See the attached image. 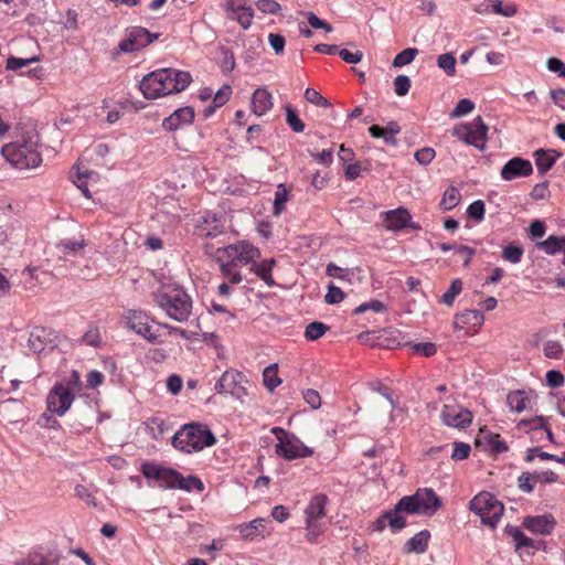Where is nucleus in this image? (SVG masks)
I'll return each mask as SVG.
<instances>
[{
	"label": "nucleus",
	"mask_w": 565,
	"mask_h": 565,
	"mask_svg": "<svg viewBox=\"0 0 565 565\" xmlns=\"http://www.w3.org/2000/svg\"><path fill=\"white\" fill-rule=\"evenodd\" d=\"M20 134L15 140L1 148L3 158L14 168L25 170L38 168L42 163L39 151L40 136L34 127H17Z\"/></svg>",
	"instance_id": "obj_1"
},
{
	"label": "nucleus",
	"mask_w": 565,
	"mask_h": 565,
	"mask_svg": "<svg viewBox=\"0 0 565 565\" xmlns=\"http://www.w3.org/2000/svg\"><path fill=\"white\" fill-rule=\"evenodd\" d=\"M192 82L189 72L175 68H161L147 74L139 88L147 99H156L166 95L184 90Z\"/></svg>",
	"instance_id": "obj_2"
},
{
	"label": "nucleus",
	"mask_w": 565,
	"mask_h": 565,
	"mask_svg": "<svg viewBox=\"0 0 565 565\" xmlns=\"http://www.w3.org/2000/svg\"><path fill=\"white\" fill-rule=\"evenodd\" d=\"M259 256V249L246 241H239L226 247H218L213 254L214 259L220 265L222 275L231 284L242 281V275L236 267L254 263Z\"/></svg>",
	"instance_id": "obj_3"
},
{
	"label": "nucleus",
	"mask_w": 565,
	"mask_h": 565,
	"mask_svg": "<svg viewBox=\"0 0 565 565\" xmlns=\"http://www.w3.org/2000/svg\"><path fill=\"white\" fill-rule=\"evenodd\" d=\"M140 471L142 476L149 480V486H157L163 490L180 489L190 492L192 489L203 491V482L194 477H183L179 471L163 467L153 461H145L141 463Z\"/></svg>",
	"instance_id": "obj_4"
},
{
	"label": "nucleus",
	"mask_w": 565,
	"mask_h": 565,
	"mask_svg": "<svg viewBox=\"0 0 565 565\" xmlns=\"http://www.w3.org/2000/svg\"><path fill=\"white\" fill-rule=\"evenodd\" d=\"M215 443L216 438L213 433L206 425L199 423L183 425L172 438L173 447L185 454L201 451Z\"/></svg>",
	"instance_id": "obj_5"
},
{
	"label": "nucleus",
	"mask_w": 565,
	"mask_h": 565,
	"mask_svg": "<svg viewBox=\"0 0 565 565\" xmlns=\"http://www.w3.org/2000/svg\"><path fill=\"white\" fill-rule=\"evenodd\" d=\"M156 298L159 307L173 320L184 322L189 319L192 311V299L180 286L164 285Z\"/></svg>",
	"instance_id": "obj_6"
},
{
	"label": "nucleus",
	"mask_w": 565,
	"mask_h": 565,
	"mask_svg": "<svg viewBox=\"0 0 565 565\" xmlns=\"http://www.w3.org/2000/svg\"><path fill=\"white\" fill-rule=\"evenodd\" d=\"M443 507L440 497L431 488H419L412 495H405L397 502L402 513L431 516Z\"/></svg>",
	"instance_id": "obj_7"
},
{
	"label": "nucleus",
	"mask_w": 565,
	"mask_h": 565,
	"mask_svg": "<svg viewBox=\"0 0 565 565\" xmlns=\"http://www.w3.org/2000/svg\"><path fill=\"white\" fill-rule=\"evenodd\" d=\"M126 324L129 329L134 330L136 333L140 334L149 342L157 343L159 342L160 334L158 331L160 328H166L170 333L178 332L183 338H186V332L180 328H174L169 324H158L156 328L151 324L150 318L142 311L138 310H129L126 316Z\"/></svg>",
	"instance_id": "obj_8"
},
{
	"label": "nucleus",
	"mask_w": 565,
	"mask_h": 565,
	"mask_svg": "<svg viewBox=\"0 0 565 565\" xmlns=\"http://www.w3.org/2000/svg\"><path fill=\"white\" fill-rule=\"evenodd\" d=\"M469 508L480 516L482 524L491 529L497 526L504 512L503 504L492 493L486 491L478 493L470 501Z\"/></svg>",
	"instance_id": "obj_9"
},
{
	"label": "nucleus",
	"mask_w": 565,
	"mask_h": 565,
	"mask_svg": "<svg viewBox=\"0 0 565 565\" xmlns=\"http://www.w3.org/2000/svg\"><path fill=\"white\" fill-rule=\"evenodd\" d=\"M271 433L276 436V454L287 460L310 457L313 450L307 447L295 434L287 433L284 428L274 427Z\"/></svg>",
	"instance_id": "obj_10"
},
{
	"label": "nucleus",
	"mask_w": 565,
	"mask_h": 565,
	"mask_svg": "<svg viewBox=\"0 0 565 565\" xmlns=\"http://www.w3.org/2000/svg\"><path fill=\"white\" fill-rule=\"evenodd\" d=\"M327 503L328 497L323 493H319L311 498L305 510L307 530L306 537L311 543L316 542L318 536L322 533V527L318 521L326 516Z\"/></svg>",
	"instance_id": "obj_11"
},
{
	"label": "nucleus",
	"mask_w": 565,
	"mask_h": 565,
	"mask_svg": "<svg viewBox=\"0 0 565 565\" xmlns=\"http://www.w3.org/2000/svg\"><path fill=\"white\" fill-rule=\"evenodd\" d=\"M488 127L483 119L479 116L468 125L454 129V135L466 141L468 145L475 146L480 151L486 149Z\"/></svg>",
	"instance_id": "obj_12"
},
{
	"label": "nucleus",
	"mask_w": 565,
	"mask_h": 565,
	"mask_svg": "<svg viewBox=\"0 0 565 565\" xmlns=\"http://www.w3.org/2000/svg\"><path fill=\"white\" fill-rule=\"evenodd\" d=\"M159 34H152L146 28L134 26L127 30L126 39L118 44V50L124 53H131L146 47L157 40Z\"/></svg>",
	"instance_id": "obj_13"
},
{
	"label": "nucleus",
	"mask_w": 565,
	"mask_h": 565,
	"mask_svg": "<svg viewBox=\"0 0 565 565\" xmlns=\"http://www.w3.org/2000/svg\"><path fill=\"white\" fill-rule=\"evenodd\" d=\"M74 396L63 383H56L46 398V407L50 413L63 416L71 407Z\"/></svg>",
	"instance_id": "obj_14"
},
{
	"label": "nucleus",
	"mask_w": 565,
	"mask_h": 565,
	"mask_svg": "<svg viewBox=\"0 0 565 565\" xmlns=\"http://www.w3.org/2000/svg\"><path fill=\"white\" fill-rule=\"evenodd\" d=\"M440 418L443 423L449 427L454 428H467L472 423V413L457 404H445Z\"/></svg>",
	"instance_id": "obj_15"
},
{
	"label": "nucleus",
	"mask_w": 565,
	"mask_h": 565,
	"mask_svg": "<svg viewBox=\"0 0 565 565\" xmlns=\"http://www.w3.org/2000/svg\"><path fill=\"white\" fill-rule=\"evenodd\" d=\"M245 381L244 375L235 370L225 371L217 383L215 384V390L220 394H232L235 396H241V392H244V386L242 383Z\"/></svg>",
	"instance_id": "obj_16"
},
{
	"label": "nucleus",
	"mask_w": 565,
	"mask_h": 565,
	"mask_svg": "<svg viewBox=\"0 0 565 565\" xmlns=\"http://www.w3.org/2000/svg\"><path fill=\"white\" fill-rule=\"evenodd\" d=\"M55 332L50 328L35 327L29 337V348L35 353H42L47 347L53 348L55 345Z\"/></svg>",
	"instance_id": "obj_17"
},
{
	"label": "nucleus",
	"mask_w": 565,
	"mask_h": 565,
	"mask_svg": "<svg viewBox=\"0 0 565 565\" xmlns=\"http://www.w3.org/2000/svg\"><path fill=\"white\" fill-rule=\"evenodd\" d=\"M533 173L532 163L523 158L514 157L510 159L501 169V178L505 181H512L518 178H525Z\"/></svg>",
	"instance_id": "obj_18"
},
{
	"label": "nucleus",
	"mask_w": 565,
	"mask_h": 565,
	"mask_svg": "<svg viewBox=\"0 0 565 565\" xmlns=\"http://www.w3.org/2000/svg\"><path fill=\"white\" fill-rule=\"evenodd\" d=\"M401 510H397V503L394 509L385 511L381 514L370 526L373 532H382L386 525L391 527L393 532L401 531L406 526V520L401 515Z\"/></svg>",
	"instance_id": "obj_19"
},
{
	"label": "nucleus",
	"mask_w": 565,
	"mask_h": 565,
	"mask_svg": "<svg viewBox=\"0 0 565 565\" xmlns=\"http://www.w3.org/2000/svg\"><path fill=\"white\" fill-rule=\"evenodd\" d=\"M411 214L404 207L387 211L384 213V226L388 231H399L406 226L418 228V226L411 224Z\"/></svg>",
	"instance_id": "obj_20"
},
{
	"label": "nucleus",
	"mask_w": 565,
	"mask_h": 565,
	"mask_svg": "<svg viewBox=\"0 0 565 565\" xmlns=\"http://www.w3.org/2000/svg\"><path fill=\"white\" fill-rule=\"evenodd\" d=\"M194 119V109L192 107H182L174 110L162 121V128L167 131H174L184 125L192 124Z\"/></svg>",
	"instance_id": "obj_21"
},
{
	"label": "nucleus",
	"mask_w": 565,
	"mask_h": 565,
	"mask_svg": "<svg viewBox=\"0 0 565 565\" xmlns=\"http://www.w3.org/2000/svg\"><path fill=\"white\" fill-rule=\"evenodd\" d=\"M523 525L533 533L548 535L555 529L556 521L552 514H543L525 518Z\"/></svg>",
	"instance_id": "obj_22"
},
{
	"label": "nucleus",
	"mask_w": 565,
	"mask_h": 565,
	"mask_svg": "<svg viewBox=\"0 0 565 565\" xmlns=\"http://www.w3.org/2000/svg\"><path fill=\"white\" fill-rule=\"evenodd\" d=\"M535 166L540 175H544L555 164L556 160L562 157V152L555 149H539L533 153Z\"/></svg>",
	"instance_id": "obj_23"
},
{
	"label": "nucleus",
	"mask_w": 565,
	"mask_h": 565,
	"mask_svg": "<svg viewBox=\"0 0 565 565\" xmlns=\"http://www.w3.org/2000/svg\"><path fill=\"white\" fill-rule=\"evenodd\" d=\"M401 131L397 122L391 121L383 128L379 125H373L369 128V132L373 138H383L384 142L388 146H397L396 135Z\"/></svg>",
	"instance_id": "obj_24"
},
{
	"label": "nucleus",
	"mask_w": 565,
	"mask_h": 565,
	"mask_svg": "<svg viewBox=\"0 0 565 565\" xmlns=\"http://www.w3.org/2000/svg\"><path fill=\"white\" fill-rule=\"evenodd\" d=\"M271 94L266 88H257L252 97V110L262 116L273 108Z\"/></svg>",
	"instance_id": "obj_25"
},
{
	"label": "nucleus",
	"mask_w": 565,
	"mask_h": 565,
	"mask_svg": "<svg viewBox=\"0 0 565 565\" xmlns=\"http://www.w3.org/2000/svg\"><path fill=\"white\" fill-rule=\"evenodd\" d=\"M534 397L524 391L510 392L507 396V402L511 411L521 413L525 409H531L533 406Z\"/></svg>",
	"instance_id": "obj_26"
},
{
	"label": "nucleus",
	"mask_w": 565,
	"mask_h": 565,
	"mask_svg": "<svg viewBox=\"0 0 565 565\" xmlns=\"http://www.w3.org/2000/svg\"><path fill=\"white\" fill-rule=\"evenodd\" d=\"M62 556L55 552L29 555L17 565H61Z\"/></svg>",
	"instance_id": "obj_27"
},
{
	"label": "nucleus",
	"mask_w": 565,
	"mask_h": 565,
	"mask_svg": "<svg viewBox=\"0 0 565 565\" xmlns=\"http://www.w3.org/2000/svg\"><path fill=\"white\" fill-rule=\"evenodd\" d=\"M430 539V533L427 530H422L420 532L416 533L413 537H411L406 545V552L407 553H417L423 554L426 552L428 547V541Z\"/></svg>",
	"instance_id": "obj_28"
},
{
	"label": "nucleus",
	"mask_w": 565,
	"mask_h": 565,
	"mask_svg": "<svg viewBox=\"0 0 565 565\" xmlns=\"http://www.w3.org/2000/svg\"><path fill=\"white\" fill-rule=\"evenodd\" d=\"M275 265V259H265L258 264L253 263L252 270L258 276L267 286H274L275 280L271 276V270Z\"/></svg>",
	"instance_id": "obj_29"
},
{
	"label": "nucleus",
	"mask_w": 565,
	"mask_h": 565,
	"mask_svg": "<svg viewBox=\"0 0 565 565\" xmlns=\"http://www.w3.org/2000/svg\"><path fill=\"white\" fill-rule=\"evenodd\" d=\"M268 522L267 519L257 518L248 523L238 525V532L243 539L253 540L257 532L265 529V524Z\"/></svg>",
	"instance_id": "obj_30"
},
{
	"label": "nucleus",
	"mask_w": 565,
	"mask_h": 565,
	"mask_svg": "<svg viewBox=\"0 0 565 565\" xmlns=\"http://www.w3.org/2000/svg\"><path fill=\"white\" fill-rule=\"evenodd\" d=\"M483 322V315L478 310H466L456 317L454 322L455 328H461L462 324L470 323L472 326H480Z\"/></svg>",
	"instance_id": "obj_31"
},
{
	"label": "nucleus",
	"mask_w": 565,
	"mask_h": 565,
	"mask_svg": "<svg viewBox=\"0 0 565 565\" xmlns=\"http://www.w3.org/2000/svg\"><path fill=\"white\" fill-rule=\"evenodd\" d=\"M460 199L459 190L455 186H450L445 191L439 205L443 210L449 211L459 204Z\"/></svg>",
	"instance_id": "obj_32"
},
{
	"label": "nucleus",
	"mask_w": 565,
	"mask_h": 565,
	"mask_svg": "<svg viewBox=\"0 0 565 565\" xmlns=\"http://www.w3.org/2000/svg\"><path fill=\"white\" fill-rule=\"evenodd\" d=\"M329 326L320 321H313L306 327L305 337L309 341L320 339L328 330Z\"/></svg>",
	"instance_id": "obj_33"
},
{
	"label": "nucleus",
	"mask_w": 565,
	"mask_h": 565,
	"mask_svg": "<svg viewBox=\"0 0 565 565\" xmlns=\"http://www.w3.org/2000/svg\"><path fill=\"white\" fill-rule=\"evenodd\" d=\"M481 433L483 434V438L487 440L492 452L501 454L509 449L508 445L500 438L499 434L484 433L483 430H481Z\"/></svg>",
	"instance_id": "obj_34"
},
{
	"label": "nucleus",
	"mask_w": 565,
	"mask_h": 565,
	"mask_svg": "<svg viewBox=\"0 0 565 565\" xmlns=\"http://www.w3.org/2000/svg\"><path fill=\"white\" fill-rule=\"evenodd\" d=\"M264 385L269 390L274 391L280 383L281 380L277 375V365L273 364L265 367L263 372Z\"/></svg>",
	"instance_id": "obj_35"
},
{
	"label": "nucleus",
	"mask_w": 565,
	"mask_h": 565,
	"mask_svg": "<svg viewBox=\"0 0 565 565\" xmlns=\"http://www.w3.org/2000/svg\"><path fill=\"white\" fill-rule=\"evenodd\" d=\"M418 50L416 47H407L399 52L393 60L394 67H403L411 64L417 56Z\"/></svg>",
	"instance_id": "obj_36"
},
{
	"label": "nucleus",
	"mask_w": 565,
	"mask_h": 565,
	"mask_svg": "<svg viewBox=\"0 0 565 565\" xmlns=\"http://www.w3.org/2000/svg\"><path fill=\"white\" fill-rule=\"evenodd\" d=\"M437 65L449 76L456 74V58L452 53H444L437 57Z\"/></svg>",
	"instance_id": "obj_37"
},
{
	"label": "nucleus",
	"mask_w": 565,
	"mask_h": 565,
	"mask_svg": "<svg viewBox=\"0 0 565 565\" xmlns=\"http://www.w3.org/2000/svg\"><path fill=\"white\" fill-rule=\"evenodd\" d=\"M239 8L238 13L236 15H230V19L236 20L244 30H247L253 23L254 10L246 6Z\"/></svg>",
	"instance_id": "obj_38"
},
{
	"label": "nucleus",
	"mask_w": 565,
	"mask_h": 565,
	"mask_svg": "<svg viewBox=\"0 0 565 565\" xmlns=\"http://www.w3.org/2000/svg\"><path fill=\"white\" fill-rule=\"evenodd\" d=\"M524 250L522 247L509 244L503 247L502 258L511 264H518L521 262Z\"/></svg>",
	"instance_id": "obj_39"
},
{
	"label": "nucleus",
	"mask_w": 565,
	"mask_h": 565,
	"mask_svg": "<svg viewBox=\"0 0 565 565\" xmlns=\"http://www.w3.org/2000/svg\"><path fill=\"white\" fill-rule=\"evenodd\" d=\"M288 190L286 189L285 184H279L275 193L274 200L275 215H280L282 213V211L285 210V204L288 201Z\"/></svg>",
	"instance_id": "obj_40"
},
{
	"label": "nucleus",
	"mask_w": 565,
	"mask_h": 565,
	"mask_svg": "<svg viewBox=\"0 0 565 565\" xmlns=\"http://www.w3.org/2000/svg\"><path fill=\"white\" fill-rule=\"evenodd\" d=\"M462 282L460 279L452 280L448 290L441 296V302L447 306H452L455 298L460 294Z\"/></svg>",
	"instance_id": "obj_41"
},
{
	"label": "nucleus",
	"mask_w": 565,
	"mask_h": 565,
	"mask_svg": "<svg viewBox=\"0 0 565 565\" xmlns=\"http://www.w3.org/2000/svg\"><path fill=\"white\" fill-rule=\"evenodd\" d=\"M286 121L295 132H302L305 130V124L299 118L297 111L290 106L286 107Z\"/></svg>",
	"instance_id": "obj_42"
},
{
	"label": "nucleus",
	"mask_w": 565,
	"mask_h": 565,
	"mask_svg": "<svg viewBox=\"0 0 565 565\" xmlns=\"http://www.w3.org/2000/svg\"><path fill=\"white\" fill-rule=\"evenodd\" d=\"M305 99L308 103L313 104L318 107H324V108L331 107V104L329 103V100L327 98H324L318 90H316L313 88L306 89Z\"/></svg>",
	"instance_id": "obj_43"
},
{
	"label": "nucleus",
	"mask_w": 565,
	"mask_h": 565,
	"mask_svg": "<svg viewBox=\"0 0 565 565\" xmlns=\"http://www.w3.org/2000/svg\"><path fill=\"white\" fill-rule=\"evenodd\" d=\"M221 68L223 73H231L235 68V57L231 49L222 46Z\"/></svg>",
	"instance_id": "obj_44"
},
{
	"label": "nucleus",
	"mask_w": 565,
	"mask_h": 565,
	"mask_svg": "<svg viewBox=\"0 0 565 565\" xmlns=\"http://www.w3.org/2000/svg\"><path fill=\"white\" fill-rule=\"evenodd\" d=\"M473 108L475 104L470 99L462 98L457 103L456 107L450 113V116L452 118H459L471 113Z\"/></svg>",
	"instance_id": "obj_45"
},
{
	"label": "nucleus",
	"mask_w": 565,
	"mask_h": 565,
	"mask_svg": "<svg viewBox=\"0 0 565 565\" xmlns=\"http://www.w3.org/2000/svg\"><path fill=\"white\" fill-rule=\"evenodd\" d=\"M39 60H40L39 56H32V57H28V58L10 56L7 60V68L10 71H18L24 66L30 65L33 62H38Z\"/></svg>",
	"instance_id": "obj_46"
},
{
	"label": "nucleus",
	"mask_w": 565,
	"mask_h": 565,
	"mask_svg": "<svg viewBox=\"0 0 565 565\" xmlns=\"http://www.w3.org/2000/svg\"><path fill=\"white\" fill-rule=\"evenodd\" d=\"M407 345H411L414 353L424 355V356H433L437 352V347L433 342H425V343H407Z\"/></svg>",
	"instance_id": "obj_47"
},
{
	"label": "nucleus",
	"mask_w": 565,
	"mask_h": 565,
	"mask_svg": "<svg viewBox=\"0 0 565 565\" xmlns=\"http://www.w3.org/2000/svg\"><path fill=\"white\" fill-rule=\"evenodd\" d=\"M367 310H372L374 312H383L386 310L385 305L380 300H371L369 302H364L360 306H358L354 310V315H361L364 313Z\"/></svg>",
	"instance_id": "obj_48"
},
{
	"label": "nucleus",
	"mask_w": 565,
	"mask_h": 565,
	"mask_svg": "<svg viewBox=\"0 0 565 565\" xmlns=\"http://www.w3.org/2000/svg\"><path fill=\"white\" fill-rule=\"evenodd\" d=\"M508 531L514 539L516 548L533 545L532 539L527 537L519 527H510Z\"/></svg>",
	"instance_id": "obj_49"
},
{
	"label": "nucleus",
	"mask_w": 565,
	"mask_h": 565,
	"mask_svg": "<svg viewBox=\"0 0 565 565\" xmlns=\"http://www.w3.org/2000/svg\"><path fill=\"white\" fill-rule=\"evenodd\" d=\"M85 246L84 239H81L79 242H73V241H63L57 245V248L64 254H76L78 250L83 249Z\"/></svg>",
	"instance_id": "obj_50"
},
{
	"label": "nucleus",
	"mask_w": 565,
	"mask_h": 565,
	"mask_svg": "<svg viewBox=\"0 0 565 565\" xmlns=\"http://www.w3.org/2000/svg\"><path fill=\"white\" fill-rule=\"evenodd\" d=\"M484 210L483 201L477 200L468 206L467 214L472 220L482 221L484 217Z\"/></svg>",
	"instance_id": "obj_51"
},
{
	"label": "nucleus",
	"mask_w": 565,
	"mask_h": 565,
	"mask_svg": "<svg viewBox=\"0 0 565 565\" xmlns=\"http://www.w3.org/2000/svg\"><path fill=\"white\" fill-rule=\"evenodd\" d=\"M534 477L531 472H523L518 478V486L522 492L531 493L534 490Z\"/></svg>",
	"instance_id": "obj_52"
},
{
	"label": "nucleus",
	"mask_w": 565,
	"mask_h": 565,
	"mask_svg": "<svg viewBox=\"0 0 565 565\" xmlns=\"http://www.w3.org/2000/svg\"><path fill=\"white\" fill-rule=\"evenodd\" d=\"M394 88L397 96H405L411 88V79L406 75H398L394 79Z\"/></svg>",
	"instance_id": "obj_53"
},
{
	"label": "nucleus",
	"mask_w": 565,
	"mask_h": 565,
	"mask_svg": "<svg viewBox=\"0 0 565 565\" xmlns=\"http://www.w3.org/2000/svg\"><path fill=\"white\" fill-rule=\"evenodd\" d=\"M256 7L263 13L268 14H277L281 9L280 4L275 0H258Z\"/></svg>",
	"instance_id": "obj_54"
},
{
	"label": "nucleus",
	"mask_w": 565,
	"mask_h": 565,
	"mask_svg": "<svg viewBox=\"0 0 565 565\" xmlns=\"http://www.w3.org/2000/svg\"><path fill=\"white\" fill-rule=\"evenodd\" d=\"M547 420L543 416H535L531 419H522L519 422V427H527L529 429H543L546 428Z\"/></svg>",
	"instance_id": "obj_55"
},
{
	"label": "nucleus",
	"mask_w": 565,
	"mask_h": 565,
	"mask_svg": "<svg viewBox=\"0 0 565 565\" xmlns=\"http://www.w3.org/2000/svg\"><path fill=\"white\" fill-rule=\"evenodd\" d=\"M435 156V150L429 147L422 148L415 152V159L422 166L430 163Z\"/></svg>",
	"instance_id": "obj_56"
},
{
	"label": "nucleus",
	"mask_w": 565,
	"mask_h": 565,
	"mask_svg": "<svg viewBox=\"0 0 565 565\" xmlns=\"http://www.w3.org/2000/svg\"><path fill=\"white\" fill-rule=\"evenodd\" d=\"M471 448L469 444L466 443H455L454 451L451 454V458L454 460H463L467 459L470 455Z\"/></svg>",
	"instance_id": "obj_57"
},
{
	"label": "nucleus",
	"mask_w": 565,
	"mask_h": 565,
	"mask_svg": "<svg viewBox=\"0 0 565 565\" xmlns=\"http://www.w3.org/2000/svg\"><path fill=\"white\" fill-rule=\"evenodd\" d=\"M268 42L274 50L275 54L279 55L284 53L286 40L282 35L278 33H269Z\"/></svg>",
	"instance_id": "obj_58"
},
{
	"label": "nucleus",
	"mask_w": 565,
	"mask_h": 565,
	"mask_svg": "<svg viewBox=\"0 0 565 565\" xmlns=\"http://www.w3.org/2000/svg\"><path fill=\"white\" fill-rule=\"evenodd\" d=\"M75 493L76 495L82 500L84 501L86 504L88 505H92V507H96L97 503H96V500L94 498V495L90 493V491L88 490V488H86L85 486L83 484H77L75 487Z\"/></svg>",
	"instance_id": "obj_59"
},
{
	"label": "nucleus",
	"mask_w": 565,
	"mask_h": 565,
	"mask_svg": "<svg viewBox=\"0 0 565 565\" xmlns=\"http://www.w3.org/2000/svg\"><path fill=\"white\" fill-rule=\"evenodd\" d=\"M75 169H76V175L78 178H82L83 180H85L87 183H88V181L97 182L99 179V175L97 172L83 167L82 162H78L76 164Z\"/></svg>",
	"instance_id": "obj_60"
},
{
	"label": "nucleus",
	"mask_w": 565,
	"mask_h": 565,
	"mask_svg": "<svg viewBox=\"0 0 565 565\" xmlns=\"http://www.w3.org/2000/svg\"><path fill=\"white\" fill-rule=\"evenodd\" d=\"M339 55L344 62L349 64H358L362 61L363 57L362 51L351 52L347 49L339 50Z\"/></svg>",
	"instance_id": "obj_61"
},
{
	"label": "nucleus",
	"mask_w": 565,
	"mask_h": 565,
	"mask_svg": "<svg viewBox=\"0 0 565 565\" xmlns=\"http://www.w3.org/2000/svg\"><path fill=\"white\" fill-rule=\"evenodd\" d=\"M546 383L550 387L556 388L564 384V375L556 370H551L546 373Z\"/></svg>",
	"instance_id": "obj_62"
},
{
	"label": "nucleus",
	"mask_w": 565,
	"mask_h": 565,
	"mask_svg": "<svg viewBox=\"0 0 565 565\" xmlns=\"http://www.w3.org/2000/svg\"><path fill=\"white\" fill-rule=\"evenodd\" d=\"M562 352L563 348L558 341H547L544 345V354L547 358H559Z\"/></svg>",
	"instance_id": "obj_63"
},
{
	"label": "nucleus",
	"mask_w": 565,
	"mask_h": 565,
	"mask_svg": "<svg viewBox=\"0 0 565 565\" xmlns=\"http://www.w3.org/2000/svg\"><path fill=\"white\" fill-rule=\"evenodd\" d=\"M550 72L558 73L559 76L565 78V63L557 57H550L546 62Z\"/></svg>",
	"instance_id": "obj_64"
}]
</instances>
